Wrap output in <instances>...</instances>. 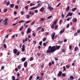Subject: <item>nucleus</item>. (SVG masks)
I'll use <instances>...</instances> for the list:
<instances>
[{"label":"nucleus","mask_w":80,"mask_h":80,"mask_svg":"<svg viewBox=\"0 0 80 80\" xmlns=\"http://www.w3.org/2000/svg\"><path fill=\"white\" fill-rule=\"evenodd\" d=\"M55 48H56V47L55 46H53L52 47L51 46H49L48 47V49H50L52 52V53H53V52H55V51H56V49Z\"/></svg>","instance_id":"obj_1"},{"label":"nucleus","mask_w":80,"mask_h":80,"mask_svg":"<svg viewBox=\"0 0 80 80\" xmlns=\"http://www.w3.org/2000/svg\"><path fill=\"white\" fill-rule=\"evenodd\" d=\"M40 6H41V5H39V6H38L36 7H33L32 8L30 9L29 10H33L36 9V8H38V7H40Z\"/></svg>","instance_id":"obj_2"},{"label":"nucleus","mask_w":80,"mask_h":80,"mask_svg":"<svg viewBox=\"0 0 80 80\" xmlns=\"http://www.w3.org/2000/svg\"><path fill=\"white\" fill-rule=\"evenodd\" d=\"M8 21V18H7L5 19V21H3V22H4L5 25H8V22H7V21Z\"/></svg>","instance_id":"obj_3"},{"label":"nucleus","mask_w":80,"mask_h":80,"mask_svg":"<svg viewBox=\"0 0 80 80\" xmlns=\"http://www.w3.org/2000/svg\"><path fill=\"white\" fill-rule=\"evenodd\" d=\"M48 8L50 11L53 10V8L51 7V6L50 4H48Z\"/></svg>","instance_id":"obj_4"},{"label":"nucleus","mask_w":80,"mask_h":80,"mask_svg":"<svg viewBox=\"0 0 80 80\" xmlns=\"http://www.w3.org/2000/svg\"><path fill=\"white\" fill-rule=\"evenodd\" d=\"M46 53H49V54H50V53H52V51L50 49H48V50L46 51Z\"/></svg>","instance_id":"obj_5"},{"label":"nucleus","mask_w":80,"mask_h":80,"mask_svg":"<svg viewBox=\"0 0 80 80\" xmlns=\"http://www.w3.org/2000/svg\"><path fill=\"white\" fill-rule=\"evenodd\" d=\"M74 77L72 76H70V77L68 79V80H73Z\"/></svg>","instance_id":"obj_6"},{"label":"nucleus","mask_w":80,"mask_h":80,"mask_svg":"<svg viewBox=\"0 0 80 80\" xmlns=\"http://www.w3.org/2000/svg\"><path fill=\"white\" fill-rule=\"evenodd\" d=\"M28 65V62H27L26 61L25 62L24 64V67H27V65Z\"/></svg>","instance_id":"obj_7"},{"label":"nucleus","mask_w":80,"mask_h":80,"mask_svg":"<svg viewBox=\"0 0 80 80\" xmlns=\"http://www.w3.org/2000/svg\"><path fill=\"white\" fill-rule=\"evenodd\" d=\"M55 33L54 32L52 36V40H54V39H55Z\"/></svg>","instance_id":"obj_8"},{"label":"nucleus","mask_w":80,"mask_h":80,"mask_svg":"<svg viewBox=\"0 0 80 80\" xmlns=\"http://www.w3.org/2000/svg\"><path fill=\"white\" fill-rule=\"evenodd\" d=\"M13 52L14 54H17V52H18V50L16 49H15L13 50Z\"/></svg>","instance_id":"obj_9"},{"label":"nucleus","mask_w":80,"mask_h":80,"mask_svg":"<svg viewBox=\"0 0 80 80\" xmlns=\"http://www.w3.org/2000/svg\"><path fill=\"white\" fill-rule=\"evenodd\" d=\"M45 20V18H42L40 19V21L42 22H44Z\"/></svg>","instance_id":"obj_10"},{"label":"nucleus","mask_w":80,"mask_h":80,"mask_svg":"<svg viewBox=\"0 0 80 80\" xmlns=\"http://www.w3.org/2000/svg\"><path fill=\"white\" fill-rule=\"evenodd\" d=\"M62 72L60 71L59 72V73L58 74V76L60 77V76L62 75Z\"/></svg>","instance_id":"obj_11"},{"label":"nucleus","mask_w":80,"mask_h":80,"mask_svg":"<svg viewBox=\"0 0 80 80\" xmlns=\"http://www.w3.org/2000/svg\"><path fill=\"white\" fill-rule=\"evenodd\" d=\"M57 22H58V19H57L55 21H54V22L53 23V24L54 25H55L57 24Z\"/></svg>","instance_id":"obj_12"},{"label":"nucleus","mask_w":80,"mask_h":80,"mask_svg":"<svg viewBox=\"0 0 80 80\" xmlns=\"http://www.w3.org/2000/svg\"><path fill=\"white\" fill-rule=\"evenodd\" d=\"M55 47H56L55 48L56 50H59V49H60V47H61L60 46H58L57 47L56 46Z\"/></svg>","instance_id":"obj_13"},{"label":"nucleus","mask_w":80,"mask_h":80,"mask_svg":"<svg viewBox=\"0 0 80 80\" xmlns=\"http://www.w3.org/2000/svg\"><path fill=\"white\" fill-rule=\"evenodd\" d=\"M9 7L10 8H13L14 7V4H11L9 5Z\"/></svg>","instance_id":"obj_14"},{"label":"nucleus","mask_w":80,"mask_h":80,"mask_svg":"<svg viewBox=\"0 0 80 80\" xmlns=\"http://www.w3.org/2000/svg\"><path fill=\"white\" fill-rule=\"evenodd\" d=\"M69 10H70V6H68L66 9V12H67V11H69Z\"/></svg>","instance_id":"obj_15"},{"label":"nucleus","mask_w":80,"mask_h":80,"mask_svg":"<svg viewBox=\"0 0 80 80\" xmlns=\"http://www.w3.org/2000/svg\"><path fill=\"white\" fill-rule=\"evenodd\" d=\"M44 10H45V8L43 7H42L40 9V11L41 12H43L44 11Z\"/></svg>","instance_id":"obj_16"},{"label":"nucleus","mask_w":80,"mask_h":80,"mask_svg":"<svg viewBox=\"0 0 80 80\" xmlns=\"http://www.w3.org/2000/svg\"><path fill=\"white\" fill-rule=\"evenodd\" d=\"M68 15L70 17H71L72 16V15H73V13L69 12L68 14Z\"/></svg>","instance_id":"obj_17"},{"label":"nucleus","mask_w":80,"mask_h":80,"mask_svg":"<svg viewBox=\"0 0 80 80\" xmlns=\"http://www.w3.org/2000/svg\"><path fill=\"white\" fill-rule=\"evenodd\" d=\"M30 32H31V31H30V28H28L27 31V33H30Z\"/></svg>","instance_id":"obj_18"},{"label":"nucleus","mask_w":80,"mask_h":80,"mask_svg":"<svg viewBox=\"0 0 80 80\" xmlns=\"http://www.w3.org/2000/svg\"><path fill=\"white\" fill-rule=\"evenodd\" d=\"M26 60V58H22L21 60L22 62H25Z\"/></svg>","instance_id":"obj_19"},{"label":"nucleus","mask_w":80,"mask_h":80,"mask_svg":"<svg viewBox=\"0 0 80 80\" xmlns=\"http://www.w3.org/2000/svg\"><path fill=\"white\" fill-rule=\"evenodd\" d=\"M65 31V29H63L62 30H61L60 32V34H61V33H63Z\"/></svg>","instance_id":"obj_20"},{"label":"nucleus","mask_w":80,"mask_h":80,"mask_svg":"<svg viewBox=\"0 0 80 80\" xmlns=\"http://www.w3.org/2000/svg\"><path fill=\"white\" fill-rule=\"evenodd\" d=\"M78 47H75L74 48L75 52H77V50H78Z\"/></svg>","instance_id":"obj_21"},{"label":"nucleus","mask_w":80,"mask_h":80,"mask_svg":"<svg viewBox=\"0 0 80 80\" xmlns=\"http://www.w3.org/2000/svg\"><path fill=\"white\" fill-rule=\"evenodd\" d=\"M77 9V8H73L72 9V12H75V10H76Z\"/></svg>","instance_id":"obj_22"},{"label":"nucleus","mask_w":80,"mask_h":80,"mask_svg":"<svg viewBox=\"0 0 80 80\" xmlns=\"http://www.w3.org/2000/svg\"><path fill=\"white\" fill-rule=\"evenodd\" d=\"M77 18H74L73 19V22H77Z\"/></svg>","instance_id":"obj_23"},{"label":"nucleus","mask_w":80,"mask_h":80,"mask_svg":"<svg viewBox=\"0 0 80 80\" xmlns=\"http://www.w3.org/2000/svg\"><path fill=\"white\" fill-rule=\"evenodd\" d=\"M34 5H35V4L34 3H30V7H32V6H33Z\"/></svg>","instance_id":"obj_24"},{"label":"nucleus","mask_w":80,"mask_h":80,"mask_svg":"<svg viewBox=\"0 0 80 80\" xmlns=\"http://www.w3.org/2000/svg\"><path fill=\"white\" fill-rule=\"evenodd\" d=\"M12 80H16L15 77V76H12Z\"/></svg>","instance_id":"obj_25"},{"label":"nucleus","mask_w":80,"mask_h":80,"mask_svg":"<svg viewBox=\"0 0 80 80\" xmlns=\"http://www.w3.org/2000/svg\"><path fill=\"white\" fill-rule=\"evenodd\" d=\"M10 2L9 1H8V2H7V3H6V4H7V6H8V5H9L10 4Z\"/></svg>","instance_id":"obj_26"},{"label":"nucleus","mask_w":80,"mask_h":80,"mask_svg":"<svg viewBox=\"0 0 80 80\" xmlns=\"http://www.w3.org/2000/svg\"><path fill=\"white\" fill-rule=\"evenodd\" d=\"M26 17L27 18V19H29V18H30V15H27L26 16Z\"/></svg>","instance_id":"obj_27"},{"label":"nucleus","mask_w":80,"mask_h":80,"mask_svg":"<svg viewBox=\"0 0 80 80\" xmlns=\"http://www.w3.org/2000/svg\"><path fill=\"white\" fill-rule=\"evenodd\" d=\"M25 12L24 11H22L21 12V14L22 15H24V13Z\"/></svg>","instance_id":"obj_28"},{"label":"nucleus","mask_w":80,"mask_h":80,"mask_svg":"<svg viewBox=\"0 0 80 80\" xmlns=\"http://www.w3.org/2000/svg\"><path fill=\"white\" fill-rule=\"evenodd\" d=\"M54 25H55L52 24L51 26V28H55V26Z\"/></svg>","instance_id":"obj_29"},{"label":"nucleus","mask_w":80,"mask_h":80,"mask_svg":"<svg viewBox=\"0 0 80 80\" xmlns=\"http://www.w3.org/2000/svg\"><path fill=\"white\" fill-rule=\"evenodd\" d=\"M23 28V26H22L21 28H20L19 29L20 31H21Z\"/></svg>","instance_id":"obj_30"},{"label":"nucleus","mask_w":80,"mask_h":80,"mask_svg":"<svg viewBox=\"0 0 80 80\" xmlns=\"http://www.w3.org/2000/svg\"><path fill=\"white\" fill-rule=\"evenodd\" d=\"M58 43H63V40H62L61 41H59L58 42Z\"/></svg>","instance_id":"obj_31"},{"label":"nucleus","mask_w":80,"mask_h":80,"mask_svg":"<svg viewBox=\"0 0 80 80\" xmlns=\"http://www.w3.org/2000/svg\"><path fill=\"white\" fill-rule=\"evenodd\" d=\"M24 27H25V28H27V27H28V25H25V24H24Z\"/></svg>","instance_id":"obj_32"},{"label":"nucleus","mask_w":80,"mask_h":80,"mask_svg":"<svg viewBox=\"0 0 80 80\" xmlns=\"http://www.w3.org/2000/svg\"><path fill=\"white\" fill-rule=\"evenodd\" d=\"M35 23V21H33V22H32L31 23V25H33V24H34Z\"/></svg>","instance_id":"obj_33"},{"label":"nucleus","mask_w":80,"mask_h":80,"mask_svg":"<svg viewBox=\"0 0 80 80\" xmlns=\"http://www.w3.org/2000/svg\"><path fill=\"white\" fill-rule=\"evenodd\" d=\"M62 77H65L66 76V74L65 73H63L62 74Z\"/></svg>","instance_id":"obj_34"},{"label":"nucleus","mask_w":80,"mask_h":80,"mask_svg":"<svg viewBox=\"0 0 80 80\" xmlns=\"http://www.w3.org/2000/svg\"><path fill=\"white\" fill-rule=\"evenodd\" d=\"M4 13L6 12H7V9L6 8L4 9Z\"/></svg>","instance_id":"obj_35"},{"label":"nucleus","mask_w":80,"mask_h":80,"mask_svg":"<svg viewBox=\"0 0 80 80\" xmlns=\"http://www.w3.org/2000/svg\"><path fill=\"white\" fill-rule=\"evenodd\" d=\"M58 28V26L57 25H56L55 26V28H54V29H57Z\"/></svg>","instance_id":"obj_36"},{"label":"nucleus","mask_w":80,"mask_h":80,"mask_svg":"<svg viewBox=\"0 0 80 80\" xmlns=\"http://www.w3.org/2000/svg\"><path fill=\"white\" fill-rule=\"evenodd\" d=\"M3 47L4 48H7V45L5 44L3 45Z\"/></svg>","instance_id":"obj_37"},{"label":"nucleus","mask_w":80,"mask_h":80,"mask_svg":"<svg viewBox=\"0 0 80 80\" xmlns=\"http://www.w3.org/2000/svg\"><path fill=\"white\" fill-rule=\"evenodd\" d=\"M46 40H47V38H44L43 40H42V41H43V42H45V41H46Z\"/></svg>","instance_id":"obj_38"},{"label":"nucleus","mask_w":80,"mask_h":80,"mask_svg":"<svg viewBox=\"0 0 80 80\" xmlns=\"http://www.w3.org/2000/svg\"><path fill=\"white\" fill-rule=\"evenodd\" d=\"M64 17H65V16L64 15H63V13H62V18H64Z\"/></svg>","instance_id":"obj_39"},{"label":"nucleus","mask_w":80,"mask_h":80,"mask_svg":"<svg viewBox=\"0 0 80 80\" xmlns=\"http://www.w3.org/2000/svg\"><path fill=\"white\" fill-rule=\"evenodd\" d=\"M39 44L40 45L42 46V41H41V42H40L39 43Z\"/></svg>","instance_id":"obj_40"},{"label":"nucleus","mask_w":80,"mask_h":80,"mask_svg":"<svg viewBox=\"0 0 80 80\" xmlns=\"http://www.w3.org/2000/svg\"><path fill=\"white\" fill-rule=\"evenodd\" d=\"M23 22H24V21L22 20L19 21L18 23H23Z\"/></svg>","instance_id":"obj_41"},{"label":"nucleus","mask_w":80,"mask_h":80,"mask_svg":"<svg viewBox=\"0 0 80 80\" xmlns=\"http://www.w3.org/2000/svg\"><path fill=\"white\" fill-rule=\"evenodd\" d=\"M18 24V22H17L16 23H14L12 24L13 26H15V25H17Z\"/></svg>","instance_id":"obj_42"},{"label":"nucleus","mask_w":80,"mask_h":80,"mask_svg":"<svg viewBox=\"0 0 80 80\" xmlns=\"http://www.w3.org/2000/svg\"><path fill=\"white\" fill-rule=\"evenodd\" d=\"M43 46L44 47H46V46H47V43H46L44 42L43 43Z\"/></svg>","instance_id":"obj_43"},{"label":"nucleus","mask_w":80,"mask_h":80,"mask_svg":"<svg viewBox=\"0 0 80 80\" xmlns=\"http://www.w3.org/2000/svg\"><path fill=\"white\" fill-rule=\"evenodd\" d=\"M33 60V58L32 57H31L30 58V61H32Z\"/></svg>","instance_id":"obj_44"},{"label":"nucleus","mask_w":80,"mask_h":80,"mask_svg":"<svg viewBox=\"0 0 80 80\" xmlns=\"http://www.w3.org/2000/svg\"><path fill=\"white\" fill-rule=\"evenodd\" d=\"M62 52H63L64 53H65V50L64 49H62Z\"/></svg>","instance_id":"obj_45"},{"label":"nucleus","mask_w":80,"mask_h":80,"mask_svg":"<svg viewBox=\"0 0 80 80\" xmlns=\"http://www.w3.org/2000/svg\"><path fill=\"white\" fill-rule=\"evenodd\" d=\"M52 16H50L48 17L47 18H48V19H50V18H52Z\"/></svg>","instance_id":"obj_46"},{"label":"nucleus","mask_w":80,"mask_h":80,"mask_svg":"<svg viewBox=\"0 0 80 80\" xmlns=\"http://www.w3.org/2000/svg\"><path fill=\"white\" fill-rule=\"evenodd\" d=\"M15 8L16 9H18V5H16L15 6Z\"/></svg>","instance_id":"obj_47"},{"label":"nucleus","mask_w":80,"mask_h":80,"mask_svg":"<svg viewBox=\"0 0 80 80\" xmlns=\"http://www.w3.org/2000/svg\"><path fill=\"white\" fill-rule=\"evenodd\" d=\"M32 78H33V76H31L29 77V80H31L32 79Z\"/></svg>","instance_id":"obj_48"},{"label":"nucleus","mask_w":80,"mask_h":80,"mask_svg":"<svg viewBox=\"0 0 80 80\" xmlns=\"http://www.w3.org/2000/svg\"><path fill=\"white\" fill-rule=\"evenodd\" d=\"M30 22H31V21H28L26 22V23H30Z\"/></svg>","instance_id":"obj_49"},{"label":"nucleus","mask_w":80,"mask_h":80,"mask_svg":"<svg viewBox=\"0 0 80 80\" xmlns=\"http://www.w3.org/2000/svg\"><path fill=\"white\" fill-rule=\"evenodd\" d=\"M21 33L22 34V36H23V35H24V32H23V31L21 32Z\"/></svg>","instance_id":"obj_50"},{"label":"nucleus","mask_w":80,"mask_h":80,"mask_svg":"<svg viewBox=\"0 0 80 80\" xmlns=\"http://www.w3.org/2000/svg\"><path fill=\"white\" fill-rule=\"evenodd\" d=\"M63 70L64 71H65L66 70V69L65 68V66H63Z\"/></svg>","instance_id":"obj_51"},{"label":"nucleus","mask_w":80,"mask_h":80,"mask_svg":"<svg viewBox=\"0 0 80 80\" xmlns=\"http://www.w3.org/2000/svg\"><path fill=\"white\" fill-rule=\"evenodd\" d=\"M49 34V33L48 32H46L45 33V35H48Z\"/></svg>","instance_id":"obj_52"},{"label":"nucleus","mask_w":80,"mask_h":80,"mask_svg":"<svg viewBox=\"0 0 80 80\" xmlns=\"http://www.w3.org/2000/svg\"><path fill=\"white\" fill-rule=\"evenodd\" d=\"M33 35L34 36V37H35L36 35V34L35 33H32Z\"/></svg>","instance_id":"obj_53"},{"label":"nucleus","mask_w":80,"mask_h":80,"mask_svg":"<svg viewBox=\"0 0 80 80\" xmlns=\"http://www.w3.org/2000/svg\"><path fill=\"white\" fill-rule=\"evenodd\" d=\"M25 8L27 10H28V6H27L25 7Z\"/></svg>","instance_id":"obj_54"},{"label":"nucleus","mask_w":80,"mask_h":80,"mask_svg":"<svg viewBox=\"0 0 80 80\" xmlns=\"http://www.w3.org/2000/svg\"><path fill=\"white\" fill-rule=\"evenodd\" d=\"M77 33H80V29H78L77 31Z\"/></svg>","instance_id":"obj_55"},{"label":"nucleus","mask_w":80,"mask_h":80,"mask_svg":"<svg viewBox=\"0 0 80 80\" xmlns=\"http://www.w3.org/2000/svg\"><path fill=\"white\" fill-rule=\"evenodd\" d=\"M18 68L19 69H20V68H21V66H20V65L18 66Z\"/></svg>","instance_id":"obj_56"},{"label":"nucleus","mask_w":80,"mask_h":80,"mask_svg":"<svg viewBox=\"0 0 80 80\" xmlns=\"http://www.w3.org/2000/svg\"><path fill=\"white\" fill-rule=\"evenodd\" d=\"M33 43L34 44V45H35L36 43H37V42L35 41H34L33 42Z\"/></svg>","instance_id":"obj_57"},{"label":"nucleus","mask_w":80,"mask_h":80,"mask_svg":"<svg viewBox=\"0 0 80 80\" xmlns=\"http://www.w3.org/2000/svg\"><path fill=\"white\" fill-rule=\"evenodd\" d=\"M66 67L67 68H70V67L69 65H66Z\"/></svg>","instance_id":"obj_58"},{"label":"nucleus","mask_w":80,"mask_h":80,"mask_svg":"<svg viewBox=\"0 0 80 80\" xmlns=\"http://www.w3.org/2000/svg\"><path fill=\"white\" fill-rule=\"evenodd\" d=\"M69 26H70V24H68L67 25V28H68V27H69Z\"/></svg>","instance_id":"obj_59"},{"label":"nucleus","mask_w":80,"mask_h":80,"mask_svg":"<svg viewBox=\"0 0 80 80\" xmlns=\"http://www.w3.org/2000/svg\"><path fill=\"white\" fill-rule=\"evenodd\" d=\"M55 60H58V58H55Z\"/></svg>","instance_id":"obj_60"},{"label":"nucleus","mask_w":80,"mask_h":80,"mask_svg":"<svg viewBox=\"0 0 80 80\" xmlns=\"http://www.w3.org/2000/svg\"><path fill=\"white\" fill-rule=\"evenodd\" d=\"M25 48V45H23L22 46V48Z\"/></svg>","instance_id":"obj_61"},{"label":"nucleus","mask_w":80,"mask_h":80,"mask_svg":"<svg viewBox=\"0 0 80 80\" xmlns=\"http://www.w3.org/2000/svg\"><path fill=\"white\" fill-rule=\"evenodd\" d=\"M42 78H43V77H40L39 78V80H42Z\"/></svg>","instance_id":"obj_62"},{"label":"nucleus","mask_w":80,"mask_h":80,"mask_svg":"<svg viewBox=\"0 0 80 80\" xmlns=\"http://www.w3.org/2000/svg\"><path fill=\"white\" fill-rule=\"evenodd\" d=\"M34 12H35V13H38V10H35L34 11Z\"/></svg>","instance_id":"obj_63"},{"label":"nucleus","mask_w":80,"mask_h":80,"mask_svg":"<svg viewBox=\"0 0 80 80\" xmlns=\"http://www.w3.org/2000/svg\"><path fill=\"white\" fill-rule=\"evenodd\" d=\"M41 32H44V28H42L41 29Z\"/></svg>","instance_id":"obj_64"}]
</instances>
